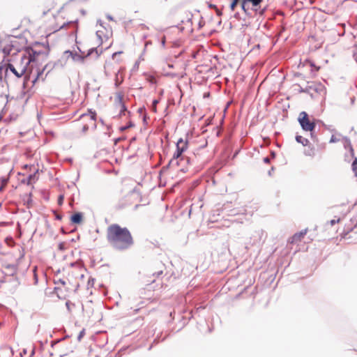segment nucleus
<instances>
[{"instance_id": "1", "label": "nucleus", "mask_w": 357, "mask_h": 357, "mask_svg": "<svg viewBox=\"0 0 357 357\" xmlns=\"http://www.w3.org/2000/svg\"><path fill=\"white\" fill-rule=\"evenodd\" d=\"M107 240L116 250L125 251L134 244L132 234L127 227H121L118 224H112L107 229Z\"/></svg>"}, {"instance_id": "2", "label": "nucleus", "mask_w": 357, "mask_h": 357, "mask_svg": "<svg viewBox=\"0 0 357 357\" xmlns=\"http://www.w3.org/2000/svg\"><path fill=\"white\" fill-rule=\"evenodd\" d=\"M188 142L187 140L184 141L182 138L178 140L176 144V150L168 164L163 167V169H167L170 167L178 166L181 163H191V160L189 157L182 155L183 153L188 148Z\"/></svg>"}, {"instance_id": "3", "label": "nucleus", "mask_w": 357, "mask_h": 357, "mask_svg": "<svg viewBox=\"0 0 357 357\" xmlns=\"http://www.w3.org/2000/svg\"><path fill=\"white\" fill-rule=\"evenodd\" d=\"M40 46L44 47V45L41 43L36 42L32 46L26 47L24 48L25 54L21 57L22 63H23L26 61V65H29L30 63L36 61L37 58L41 55L46 58L49 53L48 50L43 51L38 48Z\"/></svg>"}, {"instance_id": "4", "label": "nucleus", "mask_w": 357, "mask_h": 357, "mask_svg": "<svg viewBox=\"0 0 357 357\" xmlns=\"http://www.w3.org/2000/svg\"><path fill=\"white\" fill-rule=\"evenodd\" d=\"M298 121L303 130L310 132V135L312 137L316 123L314 121H310L307 113L305 112H301L299 114Z\"/></svg>"}, {"instance_id": "5", "label": "nucleus", "mask_w": 357, "mask_h": 357, "mask_svg": "<svg viewBox=\"0 0 357 357\" xmlns=\"http://www.w3.org/2000/svg\"><path fill=\"white\" fill-rule=\"evenodd\" d=\"M0 47L5 56H8L10 54H16L20 51V49L17 47V41L16 40L1 42Z\"/></svg>"}, {"instance_id": "6", "label": "nucleus", "mask_w": 357, "mask_h": 357, "mask_svg": "<svg viewBox=\"0 0 357 357\" xmlns=\"http://www.w3.org/2000/svg\"><path fill=\"white\" fill-rule=\"evenodd\" d=\"M63 56L67 59L71 58L73 61L77 63H84L86 56L83 54H79L78 53L70 50L65 51L63 53Z\"/></svg>"}, {"instance_id": "7", "label": "nucleus", "mask_w": 357, "mask_h": 357, "mask_svg": "<svg viewBox=\"0 0 357 357\" xmlns=\"http://www.w3.org/2000/svg\"><path fill=\"white\" fill-rule=\"evenodd\" d=\"M28 66L29 65H26V63H25V65L24 66L22 64L20 66V70H17L13 64L8 63L6 68V71L10 70L17 77H21L26 73Z\"/></svg>"}, {"instance_id": "8", "label": "nucleus", "mask_w": 357, "mask_h": 357, "mask_svg": "<svg viewBox=\"0 0 357 357\" xmlns=\"http://www.w3.org/2000/svg\"><path fill=\"white\" fill-rule=\"evenodd\" d=\"M264 236H265L264 231L263 229H258L254 232V234L252 236V238L253 239L254 243H256V242H259L261 240H262V238L264 237Z\"/></svg>"}, {"instance_id": "9", "label": "nucleus", "mask_w": 357, "mask_h": 357, "mask_svg": "<svg viewBox=\"0 0 357 357\" xmlns=\"http://www.w3.org/2000/svg\"><path fill=\"white\" fill-rule=\"evenodd\" d=\"M83 219V214L81 212H76L70 217V221L73 224H80Z\"/></svg>"}, {"instance_id": "10", "label": "nucleus", "mask_w": 357, "mask_h": 357, "mask_svg": "<svg viewBox=\"0 0 357 357\" xmlns=\"http://www.w3.org/2000/svg\"><path fill=\"white\" fill-rule=\"evenodd\" d=\"M117 98H118V100H119V105H121V111H120V113H119V115L120 116H122V115H125V112H127V107L125 105L124 102H123V98H122V96L119 94L117 96Z\"/></svg>"}, {"instance_id": "11", "label": "nucleus", "mask_w": 357, "mask_h": 357, "mask_svg": "<svg viewBox=\"0 0 357 357\" xmlns=\"http://www.w3.org/2000/svg\"><path fill=\"white\" fill-rule=\"evenodd\" d=\"M351 155L353 157L354 160L352 161L351 167L352 170L355 174V176H357V158L354 157V149L351 147Z\"/></svg>"}, {"instance_id": "12", "label": "nucleus", "mask_w": 357, "mask_h": 357, "mask_svg": "<svg viewBox=\"0 0 357 357\" xmlns=\"http://www.w3.org/2000/svg\"><path fill=\"white\" fill-rule=\"evenodd\" d=\"M312 91L321 93L325 91V88L321 84H312Z\"/></svg>"}, {"instance_id": "13", "label": "nucleus", "mask_w": 357, "mask_h": 357, "mask_svg": "<svg viewBox=\"0 0 357 357\" xmlns=\"http://www.w3.org/2000/svg\"><path fill=\"white\" fill-rule=\"evenodd\" d=\"M296 141L298 143L301 144L303 146H307L309 144V140L306 138H304L301 135H296Z\"/></svg>"}, {"instance_id": "14", "label": "nucleus", "mask_w": 357, "mask_h": 357, "mask_svg": "<svg viewBox=\"0 0 357 357\" xmlns=\"http://www.w3.org/2000/svg\"><path fill=\"white\" fill-rule=\"evenodd\" d=\"M306 233H307V229H305L303 231H301L299 233L295 234L292 237L293 241L300 240L301 238L303 237L306 234Z\"/></svg>"}, {"instance_id": "15", "label": "nucleus", "mask_w": 357, "mask_h": 357, "mask_svg": "<svg viewBox=\"0 0 357 357\" xmlns=\"http://www.w3.org/2000/svg\"><path fill=\"white\" fill-rule=\"evenodd\" d=\"M94 52H96V58H98L100 54L98 52L96 47H92L90 50H89L87 54L86 55H84V56H86V58H87L88 56H91Z\"/></svg>"}, {"instance_id": "16", "label": "nucleus", "mask_w": 357, "mask_h": 357, "mask_svg": "<svg viewBox=\"0 0 357 357\" xmlns=\"http://www.w3.org/2000/svg\"><path fill=\"white\" fill-rule=\"evenodd\" d=\"M190 164H187V163H181L178 166H174L173 167H181L179 171L185 173L186 172H188V166Z\"/></svg>"}, {"instance_id": "17", "label": "nucleus", "mask_w": 357, "mask_h": 357, "mask_svg": "<svg viewBox=\"0 0 357 357\" xmlns=\"http://www.w3.org/2000/svg\"><path fill=\"white\" fill-rule=\"evenodd\" d=\"M311 91H312V84L307 85L305 88L300 86V89H299L300 92H304V93H310L311 92Z\"/></svg>"}, {"instance_id": "18", "label": "nucleus", "mask_w": 357, "mask_h": 357, "mask_svg": "<svg viewBox=\"0 0 357 357\" xmlns=\"http://www.w3.org/2000/svg\"><path fill=\"white\" fill-rule=\"evenodd\" d=\"M247 3H248V1H245V0H242V2H241V8L243 9V10L245 13V14L247 15H250V13H249L248 12V8L247 7Z\"/></svg>"}, {"instance_id": "19", "label": "nucleus", "mask_w": 357, "mask_h": 357, "mask_svg": "<svg viewBox=\"0 0 357 357\" xmlns=\"http://www.w3.org/2000/svg\"><path fill=\"white\" fill-rule=\"evenodd\" d=\"M134 126H135V125H134V123H133L132 122L130 121V122L128 123V125L124 126H121V127L120 128V130H121V132H123V131L126 130L127 129H128V128H130L133 127Z\"/></svg>"}, {"instance_id": "20", "label": "nucleus", "mask_w": 357, "mask_h": 357, "mask_svg": "<svg viewBox=\"0 0 357 357\" xmlns=\"http://www.w3.org/2000/svg\"><path fill=\"white\" fill-rule=\"evenodd\" d=\"M304 154L308 156H313L314 155V148H309L304 151Z\"/></svg>"}, {"instance_id": "21", "label": "nucleus", "mask_w": 357, "mask_h": 357, "mask_svg": "<svg viewBox=\"0 0 357 357\" xmlns=\"http://www.w3.org/2000/svg\"><path fill=\"white\" fill-rule=\"evenodd\" d=\"M38 172V170L37 169L33 174H30L28 177H27V182L26 183L29 185L30 183H31L32 181L35 178V176H36V174Z\"/></svg>"}, {"instance_id": "22", "label": "nucleus", "mask_w": 357, "mask_h": 357, "mask_svg": "<svg viewBox=\"0 0 357 357\" xmlns=\"http://www.w3.org/2000/svg\"><path fill=\"white\" fill-rule=\"evenodd\" d=\"M48 67V65H46L41 71H38L37 73L36 77L33 80V83L34 84L36 80L39 78V77L43 73V71Z\"/></svg>"}, {"instance_id": "23", "label": "nucleus", "mask_w": 357, "mask_h": 357, "mask_svg": "<svg viewBox=\"0 0 357 357\" xmlns=\"http://www.w3.org/2000/svg\"><path fill=\"white\" fill-rule=\"evenodd\" d=\"M238 1H239V0H233V1H231V3H230V6H229L230 9H231V10H234L235 9V8H236V6H237V4H238Z\"/></svg>"}, {"instance_id": "24", "label": "nucleus", "mask_w": 357, "mask_h": 357, "mask_svg": "<svg viewBox=\"0 0 357 357\" xmlns=\"http://www.w3.org/2000/svg\"><path fill=\"white\" fill-rule=\"evenodd\" d=\"M159 102L158 100L154 99L152 102L151 109L152 110L155 112H156V105Z\"/></svg>"}, {"instance_id": "25", "label": "nucleus", "mask_w": 357, "mask_h": 357, "mask_svg": "<svg viewBox=\"0 0 357 357\" xmlns=\"http://www.w3.org/2000/svg\"><path fill=\"white\" fill-rule=\"evenodd\" d=\"M89 113L90 114V117L92 120L96 119V112L95 111H92L91 109L89 110Z\"/></svg>"}, {"instance_id": "26", "label": "nucleus", "mask_w": 357, "mask_h": 357, "mask_svg": "<svg viewBox=\"0 0 357 357\" xmlns=\"http://www.w3.org/2000/svg\"><path fill=\"white\" fill-rule=\"evenodd\" d=\"M54 284H61V285L65 286L66 284V282L64 280L59 278L57 280H54Z\"/></svg>"}, {"instance_id": "27", "label": "nucleus", "mask_w": 357, "mask_h": 357, "mask_svg": "<svg viewBox=\"0 0 357 357\" xmlns=\"http://www.w3.org/2000/svg\"><path fill=\"white\" fill-rule=\"evenodd\" d=\"M78 22V20H75V21H70V22H68L65 24H63L60 29H63L64 27H66L67 25L70 24H77Z\"/></svg>"}, {"instance_id": "28", "label": "nucleus", "mask_w": 357, "mask_h": 357, "mask_svg": "<svg viewBox=\"0 0 357 357\" xmlns=\"http://www.w3.org/2000/svg\"><path fill=\"white\" fill-rule=\"evenodd\" d=\"M84 334H85V330H84V329H82V330L79 332V335H78V336H77V340H78V341H80V340H82V338L84 337Z\"/></svg>"}, {"instance_id": "29", "label": "nucleus", "mask_w": 357, "mask_h": 357, "mask_svg": "<svg viewBox=\"0 0 357 357\" xmlns=\"http://www.w3.org/2000/svg\"><path fill=\"white\" fill-rule=\"evenodd\" d=\"M63 199H64L63 195H61L59 196V197H58V204L59 205H61L63 204Z\"/></svg>"}, {"instance_id": "30", "label": "nucleus", "mask_w": 357, "mask_h": 357, "mask_svg": "<svg viewBox=\"0 0 357 357\" xmlns=\"http://www.w3.org/2000/svg\"><path fill=\"white\" fill-rule=\"evenodd\" d=\"M340 221V218H338L337 220L333 219V220H331L329 222V223H330L331 225L333 226V225H335L336 223L339 222Z\"/></svg>"}, {"instance_id": "31", "label": "nucleus", "mask_w": 357, "mask_h": 357, "mask_svg": "<svg viewBox=\"0 0 357 357\" xmlns=\"http://www.w3.org/2000/svg\"><path fill=\"white\" fill-rule=\"evenodd\" d=\"M149 82L153 84V83H155V79L153 76H149V79H148Z\"/></svg>"}, {"instance_id": "32", "label": "nucleus", "mask_w": 357, "mask_h": 357, "mask_svg": "<svg viewBox=\"0 0 357 357\" xmlns=\"http://www.w3.org/2000/svg\"><path fill=\"white\" fill-rule=\"evenodd\" d=\"M70 305H71V303H70V301H68L66 303V307H67V309H68V310L69 312H70V310H70Z\"/></svg>"}, {"instance_id": "33", "label": "nucleus", "mask_w": 357, "mask_h": 357, "mask_svg": "<svg viewBox=\"0 0 357 357\" xmlns=\"http://www.w3.org/2000/svg\"><path fill=\"white\" fill-rule=\"evenodd\" d=\"M73 287H74V292H76L79 287V284L78 283H76L75 284L73 285Z\"/></svg>"}, {"instance_id": "34", "label": "nucleus", "mask_w": 357, "mask_h": 357, "mask_svg": "<svg viewBox=\"0 0 357 357\" xmlns=\"http://www.w3.org/2000/svg\"><path fill=\"white\" fill-rule=\"evenodd\" d=\"M210 6H211V7H213V8H215L216 9V13H217V15H222V12H221V11H220V10L216 8V6H215V5H211Z\"/></svg>"}, {"instance_id": "35", "label": "nucleus", "mask_w": 357, "mask_h": 357, "mask_svg": "<svg viewBox=\"0 0 357 357\" xmlns=\"http://www.w3.org/2000/svg\"><path fill=\"white\" fill-rule=\"evenodd\" d=\"M263 160L265 163H269L271 162V158L268 157H265Z\"/></svg>"}, {"instance_id": "36", "label": "nucleus", "mask_w": 357, "mask_h": 357, "mask_svg": "<svg viewBox=\"0 0 357 357\" xmlns=\"http://www.w3.org/2000/svg\"><path fill=\"white\" fill-rule=\"evenodd\" d=\"M122 52H116L112 54V58L114 59L116 56H118L119 54H121Z\"/></svg>"}, {"instance_id": "37", "label": "nucleus", "mask_w": 357, "mask_h": 357, "mask_svg": "<svg viewBox=\"0 0 357 357\" xmlns=\"http://www.w3.org/2000/svg\"><path fill=\"white\" fill-rule=\"evenodd\" d=\"M122 52H116L112 54V58L114 59L116 56H118L119 54H121Z\"/></svg>"}, {"instance_id": "38", "label": "nucleus", "mask_w": 357, "mask_h": 357, "mask_svg": "<svg viewBox=\"0 0 357 357\" xmlns=\"http://www.w3.org/2000/svg\"><path fill=\"white\" fill-rule=\"evenodd\" d=\"M89 130V126L87 125H84L82 128V132H85Z\"/></svg>"}, {"instance_id": "39", "label": "nucleus", "mask_w": 357, "mask_h": 357, "mask_svg": "<svg viewBox=\"0 0 357 357\" xmlns=\"http://www.w3.org/2000/svg\"><path fill=\"white\" fill-rule=\"evenodd\" d=\"M106 17H107V20H110V21H113V20H114L113 17H112L111 15H109V14H107V15H106Z\"/></svg>"}, {"instance_id": "40", "label": "nucleus", "mask_w": 357, "mask_h": 357, "mask_svg": "<svg viewBox=\"0 0 357 357\" xmlns=\"http://www.w3.org/2000/svg\"><path fill=\"white\" fill-rule=\"evenodd\" d=\"M161 45L163 47L165 46V37L164 36L161 40Z\"/></svg>"}, {"instance_id": "41", "label": "nucleus", "mask_w": 357, "mask_h": 357, "mask_svg": "<svg viewBox=\"0 0 357 357\" xmlns=\"http://www.w3.org/2000/svg\"><path fill=\"white\" fill-rule=\"evenodd\" d=\"M61 218H62V215H60V214L56 215V220H61Z\"/></svg>"}, {"instance_id": "42", "label": "nucleus", "mask_w": 357, "mask_h": 357, "mask_svg": "<svg viewBox=\"0 0 357 357\" xmlns=\"http://www.w3.org/2000/svg\"><path fill=\"white\" fill-rule=\"evenodd\" d=\"M161 274H162V271H160L159 272H157L155 273H153V275H156L157 277H158L159 275H160Z\"/></svg>"}, {"instance_id": "43", "label": "nucleus", "mask_w": 357, "mask_h": 357, "mask_svg": "<svg viewBox=\"0 0 357 357\" xmlns=\"http://www.w3.org/2000/svg\"><path fill=\"white\" fill-rule=\"evenodd\" d=\"M353 56H354V60L357 63V52H354Z\"/></svg>"}, {"instance_id": "44", "label": "nucleus", "mask_w": 357, "mask_h": 357, "mask_svg": "<svg viewBox=\"0 0 357 357\" xmlns=\"http://www.w3.org/2000/svg\"><path fill=\"white\" fill-rule=\"evenodd\" d=\"M336 142V139L334 137V136H332L330 139V142Z\"/></svg>"}, {"instance_id": "45", "label": "nucleus", "mask_w": 357, "mask_h": 357, "mask_svg": "<svg viewBox=\"0 0 357 357\" xmlns=\"http://www.w3.org/2000/svg\"><path fill=\"white\" fill-rule=\"evenodd\" d=\"M271 158H274L275 157V151H271Z\"/></svg>"}, {"instance_id": "46", "label": "nucleus", "mask_w": 357, "mask_h": 357, "mask_svg": "<svg viewBox=\"0 0 357 357\" xmlns=\"http://www.w3.org/2000/svg\"><path fill=\"white\" fill-rule=\"evenodd\" d=\"M354 101H355V98H354V97L351 98V104H354Z\"/></svg>"}, {"instance_id": "47", "label": "nucleus", "mask_w": 357, "mask_h": 357, "mask_svg": "<svg viewBox=\"0 0 357 357\" xmlns=\"http://www.w3.org/2000/svg\"><path fill=\"white\" fill-rule=\"evenodd\" d=\"M80 12H81V13H82V15H85V14H86V11H85L84 10H83V9H82V10H80Z\"/></svg>"}, {"instance_id": "48", "label": "nucleus", "mask_w": 357, "mask_h": 357, "mask_svg": "<svg viewBox=\"0 0 357 357\" xmlns=\"http://www.w3.org/2000/svg\"><path fill=\"white\" fill-rule=\"evenodd\" d=\"M98 23H99V24H100V26H102V20H98Z\"/></svg>"}, {"instance_id": "49", "label": "nucleus", "mask_w": 357, "mask_h": 357, "mask_svg": "<svg viewBox=\"0 0 357 357\" xmlns=\"http://www.w3.org/2000/svg\"><path fill=\"white\" fill-rule=\"evenodd\" d=\"M147 116L145 115L143 118V121L145 123L146 121Z\"/></svg>"}, {"instance_id": "50", "label": "nucleus", "mask_w": 357, "mask_h": 357, "mask_svg": "<svg viewBox=\"0 0 357 357\" xmlns=\"http://www.w3.org/2000/svg\"><path fill=\"white\" fill-rule=\"evenodd\" d=\"M143 109H144V108H142V107H141V108H139L138 112H139V113H142V112H143Z\"/></svg>"}, {"instance_id": "51", "label": "nucleus", "mask_w": 357, "mask_h": 357, "mask_svg": "<svg viewBox=\"0 0 357 357\" xmlns=\"http://www.w3.org/2000/svg\"><path fill=\"white\" fill-rule=\"evenodd\" d=\"M60 273V270H57L56 272L55 273V275H57L59 273Z\"/></svg>"}, {"instance_id": "52", "label": "nucleus", "mask_w": 357, "mask_h": 357, "mask_svg": "<svg viewBox=\"0 0 357 357\" xmlns=\"http://www.w3.org/2000/svg\"><path fill=\"white\" fill-rule=\"evenodd\" d=\"M7 181H8V180H7V179H2V182H3V183H7Z\"/></svg>"}, {"instance_id": "53", "label": "nucleus", "mask_w": 357, "mask_h": 357, "mask_svg": "<svg viewBox=\"0 0 357 357\" xmlns=\"http://www.w3.org/2000/svg\"><path fill=\"white\" fill-rule=\"evenodd\" d=\"M132 192H137V188H135L133 189Z\"/></svg>"}, {"instance_id": "54", "label": "nucleus", "mask_w": 357, "mask_h": 357, "mask_svg": "<svg viewBox=\"0 0 357 357\" xmlns=\"http://www.w3.org/2000/svg\"><path fill=\"white\" fill-rule=\"evenodd\" d=\"M163 89H162L160 91V95L162 96L163 94Z\"/></svg>"}, {"instance_id": "55", "label": "nucleus", "mask_w": 357, "mask_h": 357, "mask_svg": "<svg viewBox=\"0 0 357 357\" xmlns=\"http://www.w3.org/2000/svg\"><path fill=\"white\" fill-rule=\"evenodd\" d=\"M238 15H239L238 13H236V14L234 15V17H235L236 18H237V17H238Z\"/></svg>"}, {"instance_id": "56", "label": "nucleus", "mask_w": 357, "mask_h": 357, "mask_svg": "<svg viewBox=\"0 0 357 357\" xmlns=\"http://www.w3.org/2000/svg\"><path fill=\"white\" fill-rule=\"evenodd\" d=\"M2 118H3V115L1 114H0V121H1Z\"/></svg>"}, {"instance_id": "57", "label": "nucleus", "mask_w": 357, "mask_h": 357, "mask_svg": "<svg viewBox=\"0 0 357 357\" xmlns=\"http://www.w3.org/2000/svg\"><path fill=\"white\" fill-rule=\"evenodd\" d=\"M119 140H120V139H119V138L116 139V141H115V143L116 144V143H117V142H119Z\"/></svg>"}, {"instance_id": "58", "label": "nucleus", "mask_w": 357, "mask_h": 357, "mask_svg": "<svg viewBox=\"0 0 357 357\" xmlns=\"http://www.w3.org/2000/svg\"><path fill=\"white\" fill-rule=\"evenodd\" d=\"M139 204H136L135 207L137 208V207H139Z\"/></svg>"}, {"instance_id": "59", "label": "nucleus", "mask_w": 357, "mask_h": 357, "mask_svg": "<svg viewBox=\"0 0 357 357\" xmlns=\"http://www.w3.org/2000/svg\"><path fill=\"white\" fill-rule=\"evenodd\" d=\"M208 93L206 95V93L204 95V97H208Z\"/></svg>"}, {"instance_id": "60", "label": "nucleus", "mask_w": 357, "mask_h": 357, "mask_svg": "<svg viewBox=\"0 0 357 357\" xmlns=\"http://www.w3.org/2000/svg\"><path fill=\"white\" fill-rule=\"evenodd\" d=\"M208 93L206 95V93L204 95V97H208Z\"/></svg>"}, {"instance_id": "61", "label": "nucleus", "mask_w": 357, "mask_h": 357, "mask_svg": "<svg viewBox=\"0 0 357 357\" xmlns=\"http://www.w3.org/2000/svg\"><path fill=\"white\" fill-rule=\"evenodd\" d=\"M89 284H92V282H91V280H89Z\"/></svg>"}, {"instance_id": "62", "label": "nucleus", "mask_w": 357, "mask_h": 357, "mask_svg": "<svg viewBox=\"0 0 357 357\" xmlns=\"http://www.w3.org/2000/svg\"><path fill=\"white\" fill-rule=\"evenodd\" d=\"M89 284H92V282H91V280H89Z\"/></svg>"}, {"instance_id": "63", "label": "nucleus", "mask_w": 357, "mask_h": 357, "mask_svg": "<svg viewBox=\"0 0 357 357\" xmlns=\"http://www.w3.org/2000/svg\"><path fill=\"white\" fill-rule=\"evenodd\" d=\"M29 167L28 165H24V168H27Z\"/></svg>"}, {"instance_id": "64", "label": "nucleus", "mask_w": 357, "mask_h": 357, "mask_svg": "<svg viewBox=\"0 0 357 357\" xmlns=\"http://www.w3.org/2000/svg\"><path fill=\"white\" fill-rule=\"evenodd\" d=\"M158 341L155 339L154 340L153 342H158Z\"/></svg>"}]
</instances>
